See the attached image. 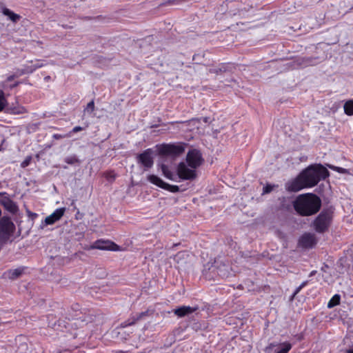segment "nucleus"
Here are the masks:
<instances>
[{"label": "nucleus", "instance_id": "4be33fe9", "mask_svg": "<svg viewBox=\"0 0 353 353\" xmlns=\"http://www.w3.org/2000/svg\"><path fill=\"white\" fill-rule=\"evenodd\" d=\"M328 222H313L312 227L318 232H323L328 228Z\"/></svg>", "mask_w": 353, "mask_h": 353}, {"label": "nucleus", "instance_id": "2f4dec72", "mask_svg": "<svg viewBox=\"0 0 353 353\" xmlns=\"http://www.w3.org/2000/svg\"><path fill=\"white\" fill-rule=\"evenodd\" d=\"M105 177L108 180H114L116 178V174L114 171H109L104 174Z\"/></svg>", "mask_w": 353, "mask_h": 353}, {"label": "nucleus", "instance_id": "a878e982", "mask_svg": "<svg viewBox=\"0 0 353 353\" xmlns=\"http://www.w3.org/2000/svg\"><path fill=\"white\" fill-rule=\"evenodd\" d=\"M8 103L5 97L4 92L0 90V112L7 107Z\"/></svg>", "mask_w": 353, "mask_h": 353}, {"label": "nucleus", "instance_id": "09e8293b", "mask_svg": "<svg viewBox=\"0 0 353 353\" xmlns=\"http://www.w3.org/2000/svg\"><path fill=\"white\" fill-rule=\"evenodd\" d=\"M50 77L48 76V77H46L45 78V79H46V80H49V79H50Z\"/></svg>", "mask_w": 353, "mask_h": 353}, {"label": "nucleus", "instance_id": "f8f14e48", "mask_svg": "<svg viewBox=\"0 0 353 353\" xmlns=\"http://www.w3.org/2000/svg\"><path fill=\"white\" fill-rule=\"evenodd\" d=\"M5 112L10 114H23L27 113L28 110L24 106L16 103L7 105Z\"/></svg>", "mask_w": 353, "mask_h": 353}, {"label": "nucleus", "instance_id": "6e6552de", "mask_svg": "<svg viewBox=\"0 0 353 353\" xmlns=\"http://www.w3.org/2000/svg\"><path fill=\"white\" fill-rule=\"evenodd\" d=\"M14 228L13 222H0V244L5 243L10 238Z\"/></svg>", "mask_w": 353, "mask_h": 353}, {"label": "nucleus", "instance_id": "f257e3e1", "mask_svg": "<svg viewBox=\"0 0 353 353\" xmlns=\"http://www.w3.org/2000/svg\"><path fill=\"white\" fill-rule=\"evenodd\" d=\"M329 176L330 172L322 164H312L301 171L295 178L286 182L285 188L288 192H296L305 188H312Z\"/></svg>", "mask_w": 353, "mask_h": 353}, {"label": "nucleus", "instance_id": "72a5a7b5", "mask_svg": "<svg viewBox=\"0 0 353 353\" xmlns=\"http://www.w3.org/2000/svg\"><path fill=\"white\" fill-rule=\"evenodd\" d=\"M273 185L270 184H267L265 186L263 187V194H268L271 192L273 190Z\"/></svg>", "mask_w": 353, "mask_h": 353}, {"label": "nucleus", "instance_id": "37998d69", "mask_svg": "<svg viewBox=\"0 0 353 353\" xmlns=\"http://www.w3.org/2000/svg\"><path fill=\"white\" fill-rule=\"evenodd\" d=\"M20 83H21V81H16L12 85H11L10 86V89H13V88H16L17 86H18Z\"/></svg>", "mask_w": 353, "mask_h": 353}, {"label": "nucleus", "instance_id": "aec40b11", "mask_svg": "<svg viewBox=\"0 0 353 353\" xmlns=\"http://www.w3.org/2000/svg\"><path fill=\"white\" fill-rule=\"evenodd\" d=\"M189 256L188 252L183 251L178 252L174 257V261L178 263H185L187 258Z\"/></svg>", "mask_w": 353, "mask_h": 353}, {"label": "nucleus", "instance_id": "20e7f679", "mask_svg": "<svg viewBox=\"0 0 353 353\" xmlns=\"http://www.w3.org/2000/svg\"><path fill=\"white\" fill-rule=\"evenodd\" d=\"M184 162H180L176 167V176L183 181H192L196 176V169L189 168Z\"/></svg>", "mask_w": 353, "mask_h": 353}, {"label": "nucleus", "instance_id": "c756f323", "mask_svg": "<svg viewBox=\"0 0 353 353\" xmlns=\"http://www.w3.org/2000/svg\"><path fill=\"white\" fill-rule=\"evenodd\" d=\"M88 127V125H85V127H81V126H75L72 128V130L71 131H70L68 133V136L69 137H70L72 136V134L74 133H77V132H79L80 131H82L83 130H85L86 128Z\"/></svg>", "mask_w": 353, "mask_h": 353}, {"label": "nucleus", "instance_id": "393cba45", "mask_svg": "<svg viewBox=\"0 0 353 353\" xmlns=\"http://www.w3.org/2000/svg\"><path fill=\"white\" fill-rule=\"evenodd\" d=\"M341 296L339 294H334L327 303V307L332 308L340 303Z\"/></svg>", "mask_w": 353, "mask_h": 353}, {"label": "nucleus", "instance_id": "423d86ee", "mask_svg": "<svg viewBox=\"0 0 353 353\" xmlns=\"http://www.w3.org/2000/svg\"><path fill=\"white\" fill-rule=\"evenodd\" d=\"M85 250L97 249L101 250L119 251V246L110 240L99 239L90 246L84 247Z\"/></svg>", "mask_w": 353, "mask_h": 353}, {"label": "nucleus", "instance_id": "473e14b6", "mask_svg": "<svg viewBox=\"0 0 353 353\" xmlns=\"http://www.w3.org/2000/svg\"><path fill=\"white\" fill-rule=\"evenodd\" d=\"M32 157L30 156L27 157L21 163V167L23 168L28 166L31 162Z\"/></svg>", "mask_w": 353, "mask_h": 353}, {"label": "nucleus", "instance_id": "0eeeda50", "mask_svg": "<svg viewBox=\"0 0 353 353\" xmlns=\"http://www.w3.org/2000/svg\"><path fill=\"white\" fill-rule=\"evenodd\" d=\"M152 154L153 150L152 148L146 149L137 156V162L145 169L151 168L154 164Z\"/></svg>", "mask_w": 353, "mask_h": 353}, {"label": "nucleus", "instance_id": "7c9ffc66", "mask_svg": "<svg viewBox=\"0 0 353 353\" xmlns=\"http://www.w3.org/2000/svg\"><path fill=\"white\" fill-rule=\"evenodd\" d=\"M94 110V101H90L88 104L86 108H85V111L88 112V113H92Z\"/></svg>", "mask_w": 353, "mask_h": 353}, {"label": "nucleus", "instance_id": "bb28decb", "mask_svg": "<svg viewBox=\"0 0 353 353\" xmlns=\"http://www.w3.org/2000/svg\"><path fill=\"white\" fill-rule=\"evenodd\" d=\"M163 190H168L172 193H176L180 191L179 187L178 185H170L167 183H165Z\"/></svg>", "mask_w": 353, "mask_h": 353}, {"label": "nucleus", "instance_id": "4c0bfd02", "mask_svg": "<svg viewBox=\"0 0 353 353\" xmlns=\"http://www.w3.org/2000/svg\"><path fill=\"white\" fill-rule=\"evenodd\" d=\"M306 284H307V281L303 282V283H301V285H299V286L296 289V290H295V292H294V294H298V293L300 292V290H301L303 287H305V285H306Z\"/></svg>", "mask_w": 353, "mask_h": 353}, {"label": "nucleus", "instance_id": "39448f33", "mask_svg": "<svg viewBox=\"0 0 353 353\" xmlns=\"http://www.w3.org/2000/svg\"><path fill=\"white\" fill-rule=\"evenodd\" d=\"M185 160L188 165L193 169L200 167L204 161L201 152L197 149L190 150L187 153Z\"/></svg>", "mask_w": 353, "mask_h": 353}, {"label": "nucleus", "instance_id": "dca6fc26", "mask_svg": "<svg viewBox=\"0 0 353 353\" xmlns=\"http://www.w3.org/2000/svg\"><path fill=\"white\" fill-rule=\"evenodd\" d=\"M65 212L64 208H57L50 216L45 218L44 221H59Z\"/></svg>", "mask_w": 353, "mask_h": 353}, {"label": "nucleus", "instance_id": "8fccbe9b", "mask_svg": "<svg viewBox=\"0 0 353 353\" xmlns=\"http://www.w3.org/2000/svg\"><path fill=\"white\" fill-rule=\"evenodd\" d=\"M118 353H123L122 351L119 352Z\"/></svg>", "mask_w": 353, "mask_h": 353}, {"label": "nucleus", "instance_id": "c85d7f7f", "mask_svg": "<svg viewBox=\"0 0 353 353\" xmlns=\"http://www.w3.org/2000/svg\"><path fill=\"white\" fill-rule=\"evenodd\" d=\"M37 67L38 66H36V67H33V65H26L23 67V68H21V70L23 71H24V74H31L32 72H34L37 69Z\"/></svg>", "mask_w": 353, "mask_h": 353}, {"label": "nucleus", "instance_id": "2eb2a0df", "mask_svg": "<svg viewBox=\"0 0 353 353\" xmlns=\"http://www.w3.org/2000/svg\"><path fill=\"white\" fill-rule=\"evenodd\" d=\"M3 205L7 211L13 214H17L19 210V208L16 203L10 199H8L7 200L4 201L3 202Z\"/></svg>", "mask_w": 353, "mask_h": 353}, {"label": "nucleus", "instance_id": "cd10ccee", "mask_svg": "<svg viewBox=\"0 0 353 353\" xmlns=\"http://www.w3.org/2000/svg\"><path fill=\"white\" fill-rule=\"evenodd\" d=\"M64 161L66 163L70 164V165H74L75 163H79V160L76 155H72L70 157H67L66 158H65Z\"/></svg>", "mask_w": 353, "mask_h": 353}, {"label": "nucleus", "instance_id": "412c9836", "mask_svg": "<svg viewBox=\"0 0 353 353\" xmlns=\"http://www.w3.org/2000/svg\"><path fill=\"white\" fill-rule=\"evenodd\" d=\"M23 272L22 268H17L14 270H10L5 273L6 276L10 279H14L19 277Z\"/></svg>", "mask_w": 353, "mask_h": 353}, {"label": "nucleus", "instance_id": "f3484780", "mask_svg": "<svg viewBox=\"0 0 353 353\" xmlns=\"http://www.w3.org/2000/svg\"><path fill=\"white\" fill-rule=\"evenodd\" d=\"M147 179L151 183H152L162 189H163V187L165 184V182H164L161 179H160L159 176H157V175H154V174L148 175L147 177Z\"/></svg>", "mask_w": 353, "mask_h": 353}, {"label": "nucleus", "instance_id": "1a4fd4ad", "mask_svg": "<svg viewBox=\"0 0 353 353\" xmlns=\"http://www.w3.org/2000/svg\"><path fill=\"white\" fill-rule=\"evenodd\" d=\"M317 240L314 234L305 233L299 240V246L303 248H312L316 244Z\"/></svg>", "mask_w": 353, "mask_h": 353}, {"label": "nucleus", "instance_id": "a18cd8bd", "mask_svg": "<svg viewBox=\"0 0 353 353\" xmlns=\"http://www.w3.org/2000/svg\"><path fill=\"white\" fill-rule=\"evenodd\" d=\"M188 123V121H173V122H171L170 123L174 124V123Z\"/></svg>", "mask_w": 353, "mask_h": 353}, {"label": "nucleus", "instance_id": "b1692460", "mask_svg": "<svg viewBox=\"0 0 353 353\" xmlns=\"http://www.w3.org/2000/svg\"><path fill=\"white\" fill-rule=\"evenodd\" d=\"M147 312H141L139 314L132 316L128 321L125 322L124 327L134 324L136 321L141 319L143 316L146 315Z\"/></svg>", "mask_w": 353, "mask_h": 353}, {"label": "nucleus", "instance_id": "9b49d317", "mask_svg": "<svg viewBox=\"0 0 353 353\" xmlns=\"http://www.w3.org/2000/svg\"><path fill=\"white\" fill-rule=\"evenodd\" d=\"M306 193L299 195L293 202L295 211L301 216L304 214Z\"/></svg>", "mask_w": 353, "mask_h": 353}, {"label": "nucleus", "instance_id": "f03ea898", "mask_svg": "<svg viewBox=\"0 0 353 353\" xmlns=\"http://www.w3.org/2000/svg\"><path fill=\"white\" fill-rule=\"evenodd\" d=\"M187 144L183 142L176 143H162L157 145L158 154L161 157H176L181 155Z\"/></svg>", "mask_w": 353, "mask_h": 353}, {"label": "nucleus", "instance_id": "5701e85b", "mask_svg": "<svg viewBox=\"0 0 353 353\" xmlns=\"http://www.w3.org/2000/svg\"><path fill=\"white\" fill-rule=\"evenodd\" d=\"M343 110L345 114L348 116L353 115V99L345 101L343 105Z\"/></svg>", "mask_w": 353, "mask_h": 353}, {"label": "nucleus", "instance_id": "f704fd0d", "mask_svg": "<svg viewBox=\"0 0 353 353\" xmlns=\"http://www.w3.org/2000/svg\"><path fill=\"white\" fill-rule=\"evenodd\" d=\"M67 137H69L68 136V134H54L52 135V138L54 139H56V140H58V139H64V138H67Z\"/></svg>", "mask_w": 353, "mask_h": 353}, {"label": "nucleus", "instance_id": "4468645a", "mask_svg": "<svg viewBox=\"0 0 353 353\" xmlns=\"http://www.w3.org/2000/svg\"><path fill=\"white\" fill-rule=\"evenodd\" d=\"M196 307H192L190 306H181L174 310V314L179 317H183L186 315L190 314L196 311Z\"/></svg>", "mask_w": 353, "mask_h": 353}, {"label": "nucleus", "instance_id": "49530a36", "mask_svg": "<svg viewBox=\"0 0 353 353\" xmlns=\"http://www.w3.org/2000/svg\"><path fill=\"white\" fill-rule=\"evenodd\" d=\"M168 3H169L174 4V3H175V0H169V1H168Z\"/></svg>", "mask_w": 353, "mask_h": 353}, {"label": "nucleus", "instance_id": "ddd939ff", "mask_svg": "<svg viewBox=\"0 0 353 353\" xmlns=\"http://www.w3.org/2000/svg\"><path fill=\"white\" fill-rule=\"evenodd\" d=\"M276 347L274 353H288L292 348V344L289 342H283L279 345L271 343L268 348Z\"/></svg>", "mask_w": 353, "mask_h": 353}, {"label": "nucleus", "instance_id": "e433bc0d", "mask_svg": "<svg viewBox=\"0 0 353 353\" xmlns=\"http://www.w3.org/2000/svg\"><path fill=\"white\" fill-rule=\"evenodd\" d=\"M14 74L15 77L17 78V77H19L25 74H24V71H23L21 69H17L15 71V72L14 73Z\"/></svg>", "mask_w": 353, "mask_h": 353}, {"label": "nucleus", "instance_id": "de8ad7c7", "mask_svg": "<svg viewBox=\"0 0 353 353\" xmlns=\"http://www.w3.org/2000/svg\"><path fill=\"white\" fill-rule=\"evenodd\" d=\"M347 353H353V350H349L347 351Z\"/></svg>", "mask_w": 353, "mask_h": 353}, {"label": "nucleus", "instance_id": "c03bdc74", "mask_svg": "<svg viewBox=\"0 0 353 353\" xmlns=\"http://www.w3.org/2000/svg\"><path fill=\"white\" fill-rule=\"evenodd\" d=\"M180 245V243H174V244H173V245H172V247H170V248H168L167 249H168V250H173L174 247H176V246H178V245Z\"/></svg>", "mask_w": 353, "mask_h": 353}, {"label": "nucleus", "instance_id": "58836bf2", "mask_svg": "<svg viewBox=\"0 0 353 353\" xmlns=\"http://www.w3.org/2000/svg\"><path fill=\"white\" fill-rule=\"evenodd\" d=\"M330 168L334 170H336L339 172H341V173H344L345 172V169L343 168H338V167H334V166H330Z\"/></svg>", "mask_w": 353, "mask_h": 353}, {"label": "nucleus", "instance_id": "9d476101", "mask_svg": "<svg viewBox=\"0 0 353 353\" xmlns=\"http://www.w3.org/2000/svg\"><path fill=\"white\" fill-rule=\"evenodd\" d=\"M334 208L332 205L323 208L314 221H332L334 216Z\"/></svg>", "mask_w": 353, "mask_h": 353}, {"label": "nucleus", "instance_id": "6ab92c4d", "mask_svg": "<svg viewBox=\"0 0 353 353\" xmlns=\"http://www.w3.org/2000/svg\"><path fill=\"white\" fill-rule=\"evenodd\" d=\"M161 169L163 172V174L167 179L172 181H176V175L174 174L168 168L167 165L162 164L161 165Z\"/></svg>", "mask_w": 353, "mask_h": 353}, {"label": "nucleus", "instance_id": "79ce46f5", "mask_svg": "<svg viewBox=\"0 0 353 353\" xmlns=\"http://www.w3.org/2000/svg\"><path fill=\"white\" fill-rule=\"evenodd\" d=\"M15 78H16V77H15L14 74H12L10 75V76H8V77H7L6 81H12V80H14Z\"/></svg>", "mask_w": 353, "mask_h": 353}, {"label": "nucleus", "instance_id": "a19ab883", "mask_svg": "<svg viewBox=\"0 0 353 353\" xmlns=\"http://www.w3.org/2000/svg\"><path fill=\"white\" fill-rule=\"evenodd\" d=\"M54 223V222H50V221H48V222H42L41 223V225H40V228H43L45 226L48 225H50V224H52Z\"/></svg>", "mask_w": 353, "mask_h": 353}, {"label": "nucleus", "instance_id": "7ed1b4c3", "mask_svg": "<svg viewBox=\"0 0 353 353\" xmlns=\"http://www.w3.org/2000/svg\"><path fill=\"white\" fill-rule=\"evenodd\" d=\"M304 209V216L316 214L321 209L322 201L321 198L314 193H306Z\"/></svg>", "mask_w": 353, "mask_h": 353}, {"label": "nucleus", "instance_id": "ea45409f", "mask_svg": "<svg viewBox=\"0 0 353 353\" xmlns=\"http://www.w3.org/2000/svg\"><path fill=\"white\" fill-rule=\"evenodd\" d=\"M40 61H41L40 60H37V63H36L35 64H33V65H33V67L38 66V67H37V69H38V68H42L44 65H43V63H40Z\"/></svg>", "mask_w": 353, "mask_h": 353}, {"label": "nucleus", "instance_id": "c9c22d12", "mask_svg": "<svg viewBox=\"0 0 353 353\" xmlns=\"http://www.w3.org/2000/svg\"><path fill=\"white\" fill-rule=\"evenodd\" d=\"M27 212H28L29 219H30L32 220H34V219H37L38 214L37 213L32 212L29 210H28Z\"/></svg>", "mask_w": 353, "mask_h": 353}, {"label": "nucleus", "instance_id": "a211bd4d", "mask_svg": "<svg viewBox=\"0 0 353 353\" xmlns=\"http://www.w3.org/2000/svg\"><path fill=\"white\" fill-rule=\"evenodd\" d=\"M2 13L9 17V19L14 23L17 22L21 19V16L18 14L13 12L12 10L7 8L2 9Z\"/></svg>", "mask_w": 353, "mask_h": 353}]
</instances>
